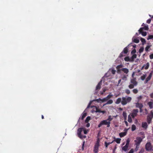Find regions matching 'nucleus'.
I'll return each instance as SVG.
<instances>
[{
  "mask_svg": "<svg viewBox=\"0 0 153 153\" xmlns=\"http://www.w3.org/2000/svg\"><path fill=\"white\" fill-rule=\"evenodd\" d=\"M136 52V50L135 49L132 50L131 52V54L132 55V56L131 57H129L128 56L125 57V61L131 62H133L137 57V55L135 54Z\"/></svg>",
  "mask_w": 153,
  "mask_h": 153,
  "instance_id": "obj_1",
  "label": "nucleus"
},
{
  "mask_svg": "<svg viewBox=\"0 0 153 153\" xmlns=\"http://www.w3.org/2000/svg\"><path fill=\"white\" fill-rule=\"evenodd\" d=\"M110 122H108L106 120H103L100 122L99 124H98V128H100L102 125H106L107 127L108 128L110 126Z\"/></svg>",
  "mask_w": 153,
  "mask_h": 153,
  "instance_id": "obj_2",
  "label": "nucleus"
},
{
  "mask_svg": "<svg viewBox=\"0 0 153 153\" xmlns=\"http://www.w3.org/2000/svg\"><path fill=\"white\" fill-rule=\"evenodd\" d=\"M142 139L140 137H137L136 140H134L136 145V148L138 149L139 148L140 144L142 142Z\"/></svg>",
  "mask_w": 153,
  "mask_h": 153,
  "instance_id": "obj_3",
  "label": "nucleus"
},
{
  "mask_svg": "<svg viewBox=\"0 0 153 153\" xmlns=\"http://www.w3.org/2000/svg\"><path fill=\"white\" fill-rule=\"evenodd\" d=\"M146 149L147 151H151L152 150V147L150 142L147 143L145 146Z\"/></svg>",
  "mask_w": 153,
  "mask_h": 153,
  "instance_id": "obj_4",
  "label": "nucleus"
},
{
  "mask_svg": "<svg viewBox=\"0 0 153 153\" xmlns=\"http://www.w3.org/2000/svg\"><path fill=\"white\" fill-rule=\"evenodd\" d=\"M99 146V142L97 141L95 143L94 148V153H97L98 152Z\"/></svg>",
  "mask_w": 153,
  "mask_h": 153,
  "instance_id": "obj_5",
  "label": "nucleus"
},
{
  "mask_svg": "<svg viewBox=\"0 0 153 153\" xmlns=\"http://www.w3.org/2000/svg\"><path fill=\"white\" fill-rule=\"evenodd\" d=\"M153 117V114L152 112V114H149L147 117V122L149 124H150L152 121V119Z\"/></svg>",
  "mask_w": 153,
  "mask_h": 153,
  "instance_id": "obj_6",
  "label": "nucleus"
},
{
  "mask_svg": "<svg viewBox=\"0 0 153 153\" xmlns=\"http://www.w3.org/2000/svg\"><path fill=\"white\" fill-rule=\"evenodd\" d=\"M138 112V110L137 109H135L133 111V112L131 113V114H130V116H131L132 118L134 117L135 116H136L137 114V113Z\"/></svg>",
  "mask_w": 153,
  "mask_h": 153,
  "instance_id": "obj_7",
  "label": "nucleus"
},
{
  "mask_svg": "<svg viewBox=\"0 0 153 153\" xmlns=\"http://www.w3.org/2000/svg\"><path fill=\"white\" fill-rule=\"evenodd\" d=\"M83 128H79L77 130V134H78L79 137L80 138L82 137V135H81V133L82 131Z\"/></svg>",
  "mask_w": 153,
  "mask_h": 153,
  "instance_id": "obj_8",
  "label": "nucleus"
},
{
  "mask_svg": "<svg viewBox=\"0 0 153 153\" xmlns=\"http://www.w3.org/2000/svg\"><path fill=\"white\" fill-rule=\"evenodd\" d=\"M102 80H101L100 82L98 83V84L97 85L96 88V90H99L100 89L101 85L102 84Z\"/></svg>",
  "mask_w": 153,
  "mask_h": 153,
  "instance_id": "obj_9",
  "label": "nucleus"
},
{
  "mask_svg": "<svg viewBox=\"0 0 153 153\" xmlns=\"http://www.w3.org/2000/svg\"><path fill=\"white\" fill-rule=\"evenodd\" d=\"M130 141V139L129 138H128L126 140V144L125 145V151H126L127 148L128 146L129 143Z\"/></svg>",
  "mask_w": 153,
  "mask_h": 153,
  "instance_id": "obj_10",
  "label": "nucleus"
},
{
  "mask_svg": "<svg viewBox=\"0 0 153 153\" xmlns=\"http://www.w3.org/2000/svg\"><path fill=\"white\" fill-rule=\"evenodd\" d=\"M149 29L148 26L147 25H145L144 27H141L139 30V31H140L141 30H148Z\"/></svg>",
  "mask_w": 153,
  "mask_h": 153,
  "instance_id": "obj_11",
  "label": "nucleus"
},
{
  "mask_svg": "<svg viewBox=\"0 0 153 153\" xmlns=\"http://www.w3.org/2000/svg\"><path fill=\"white\" fill-rule=\"evenodd\" d=\"M131 100V98L130 97H127L126 98L125 97V105L127 103L129 102Z\"/></svg>",
  "mask_w": 153,
  "mask_h": 153,
  "instance_id": "obj_12",
  "label": "nucleus"
},
{
  "mask_svg": "<svg viewBox=\"0 0 153 153\" xmlns=\"http://www.w3.org/2000/svg\"><path fill=\"white\" fill-rule=\"evenodd\" d=\"M142 126L144 129H146L148 127V125L146 122H143L142 123Z\"/></svg>",
  "mask_w": 153,
  "mask_h": 153,
  "instance_id": "obj_13",
  "label": "nucleus"
},
{
  "mask_svg": "<svg viewBox=\"0 0 153 153\" xmlns=\"http://www.w3.org/2000/svg\"><path fill=\"white\" fill-rule=\"evenodd\" d=\"M132 40L134 42L136 43H138L139 42V40L137 38L135 37H133L132 38Z\"/></svg>",
  "mask_w": 153,
  "mask_h": 153,
  "instance_id": "obj_14",
  "label": "nucleus"
},
{
  "mask_svg": "<svg viewBox=\"0 0 153 153\" xmlns=\"http://www.w3.org/2000/svg\"><path fill=\"white\" fill-rule=\"evenodd\" d=\"M152 73H150L149 76H148V77L146 79V83L149 80H150L152 76Z\"/></svg>",
  "mask_w": 153,
  "mask_h": 153,
  "instance_id": "obj_15",
  "label": "nucleus"
},
{
  "mask_svg": "<svg viewBox=\"0 0 153 153\" xmlns=\"http://www.w3.org/2000/svg\"><path fill=\"white\" fill-rule=\"evenodd\" d=\"M136 106L138 108L140 109L143 106L142 104L139 103H136Z\"/></svg>",
  "mask_w": 153,
  "mask_h": 153,
  "instance_id": "obj_16",
  "label": "nucleus"
},
{
  "mask_svg": "<svg viewBox=\"0 0 153 153\" xmlns=\"http://www.w3.org/2000/svg\"><path fill=\"white\" fill-rule=\"evenodd\" d=\"M149 65V63L148 62L144 65V66L142 67V68H144L145 69H147L148 68Z\"/></svg>",
  "mask_w": 153,
  "mask_h": 153,
  "instance_id": "obj_17",
  "label": "nucleus"
},
{
  "mask_svg": "<svg viewBox=\"0 0 153 153\" xmlns=\"http://www.w3.org/2000/svg\"><path fill=\"white\" fill-rule=\"evenodd\" d=\"M148 105L151 109L153 108V102L152 101H150L148 102Z\"/></svg>",
  "mask_w": 153,
  "mask_h": 153,
  "instance_id": "obj_18",
  "label": "nucleus"
},
{
  "mask_svg": "<svg viewBox=\"0 0 153 153\" xmlns=\"http://www.w3.org/2000/svg\"><path fill=\"white\" fill-rule=\"evenodd\" d=\"M143 30H141L140 31H139L140 33H141L143 36H145L146 35L147 33L146 32L143 31Z\"/></svg>",
  "mask_w": 153,
  "mask_h": 153,
  "instance_id": "obj_19",
  "label": "nucleus"
},
{
  "mask_svg": "<svg viewBox=\"0 0 153 153\" xmlns=\"http://www.w3.org/2000/svg\"><path fill=\"white\" fill-rule=\"evenodd\" d=\"M151 47V45H148L147 46L145 49L146 51L147 52L149 51L150 50V48Z\"/></svg>",
  "mask_w": 153,
  "mask_h": 153,
  "instance_id": "obj_20",
  "label": "nucleus"
},
{
  "mask_svg": "<svg viewBox=\"0 0 153 153\" xmlns=\"http://www.w3.org/2000/svg\"><path fill=\"white\" fill-rule=\"evenodd\" d=\"M131 82L132 84L134 85L135 86L137 85V83L135 79H132L131 80Z\"/></svg>",
  "mask_w": 153,
  "mask_h": 153,
  "instance_id": "obj_21",
  "label": "nucleus"
},
{
  "mask_svg": "<svg viewBox=\"0 0 153 153\" xmlns=\"http://www.w3.org/2000/svg\"><path fill=\"white\" fill-rule=\"evenodd\" d=\"M122 67V65H120L117 66V68L118 70H122L123 71H124V68H123L122 69H120Z\"/></svg>",
  "mask_w": 153,
  "mask_h": 153,
  "instance_id": "obj_22",
  "label": "nucleus"
},
{
  "mask_svg": "<svg viewBox=\"0 0 153 153\" xmlns=\"http://www.w3.org/2000/svg\"><path fill=\"white\" fill-rule=\"evenodd\" d=\"M121 101V99L120 98H119L117 100L115 103L116 104H119Z\"/></svg>",
  "mask_w": 153,
  "mask_h": 153,
  "instance_id": "obj_23",
  "label": "nucleus"
},
{
  "mask_svg": "<svg viewBox=\"0 0 153 153\" xmlns=\"http://www.w3.org/2000/svg\"><path fill=\"white\" fill-rule=\"evenodd\" d=\"M123 54H124V48L123 51L121 53H120L119 57L120 58H121L123 56Z\"/></svg>",
  "mask_w": 153,
  "mask_h": 153,
  "instance_id": "obj_24",
  "label": "nucleus"
},
{
  "mask_svg": "<svg viewBox=\"0 0 153 153\" xmlns=\"http://www.w3.org/2000/svg\"><path fill=\"white\" fill-rule=\"evenodd\" d=\"M91 117L90 116L87 117L85 121V123H88V122L90 120Z\"/></svg>",
  "mask_w": 153,
  "mask_h": 153,
  "instance_id": "obj_25",
  "label": "nucleus"
},
{
  "mask_svg": "<svg viewBox=\"0 0 153 153\" xmlns=\"http://www.w3.org/2000/svg\"><path fill=\"white\" fill-rule=\"evenodd\" d=\"M113 102V101L112 100H108L106 103L105 104V105L107 104H111Z\"/></svg>",
  "mask_w": 153,
  "mask_h": 153,
  "instance_id": "obj_26",
  "label": "nucleus"
},
{
  "mask_svg": "<svg viewBox=\"0 0 153 153\" xmlns=\"http://www.w3.org/2000/svg\"><path fill=\"white\" fill-rule=\"evenodd\" d=\"M87 114L86 113H83L81 117V119L83 120L84 118L86 116Z\"/></svg>",
  "mask_w": 153,
  "mask_h": 153,
  "instance_id": "obj_27",
  "label": "nucleus"
},
{
  "mask_svg": "<svg viewBox=\"0 0 153 153\" xmlns=\"http://www.w3.org/2000/svg\"><path fill=\"white\" fill-rule=\"evenodd\" d=\"M120 140H121V139L120 138H117L115 139V140H114L115 142H116V143H120Z\"/></svg>",
  "mask_w": 153,
  "mask_h": 153,
  "instance_id": "obj_28",
  "label": "nucleus"
},
{
  "mask_svg": "<svg viewBox=\"0 0 153 153\" xmlns=\"http://www.w3.org/2000/svg\"><path fill=\"white\" fill-rule=\"evenodd\" d=\"M112 120V118L111 117V116H108V118L106 120H107L108 122H110Z\"/></svg>",
  "mask_w": 153,
  "mask_h": 153,
  "instance_id": "obj_29",
  "label": "nucleus"
},
{
  "mask_svg": "<svg viewBox=\"0 0 153 153\" xmlns=\"http://www.w3.org/2000/svg\"><path fill=\"white\" fill-rule=\"evenodd\" d=\"M131 116L130 115H129L128 116V121L129 123H131L132 122V119L131 118Z\"/></svg>",
  "mask_w": 153,
  "mask_h": 153,
  "instance_id": "obj_30",
  "label": "nucleus"
},
{
  "mask_svg": "<svg viewBox=\"0 0 153 153\" xmlns=\"http://www.w3.org/2000/svg\"><path fill=\"white\" fill-rule=\"evenodd\" d=\"M150 39H152L153 40V35H149L148 38H147V40H149Z\"/></svg>",
  "mask_w": 153,
  "mask_h": 153,
  "instance_id": "obj_31",
  "label": "nucleus"
},
{
  "mask_svg": "<svg viewBox=\"0 0 153 153\" xmlns=\"http://www.w3.org/2000/svg\"><path fill=\"white\" fill-rule=\"evenodd\" d=\"M140 40L141 42H142L143 44V45L146 42L145 39L143 38H141Z\"/></svg>",
  "mask_w": 153,
  "mask_h": 153,
  "instance_id": "obj_32",
  "label": "nucleus"
},
{
  "mask_svg": "<svg viewBox=\"0 0 153 153\" xmlns=\"http://www.w3.org/2000/svg\"><path fill=\"white\" fill-rule=\"evenodd\" d=\"M119 135L120 137H122L124 136V132H121L119 133Z\"/></svg>",
  "mask_w": 153,
  "mask_h": 153,
  "instance_id": "obj_33",
  "label": "nucleus"
},
{
  "mask_svg": "<svg viewBox=\"0 0 153 153\" xmlns=\"http://www.w3.org/2000/svg\"><path fill=\"white\" fill-rule=\"evenodd\" d=\"M113 96V95H110V94H109V95H108L106 97V99H107V100H108L109 99H110V98H111Z\"/></svg>",
  "mask_w": 153,
  "mask_h": 153,
  "instance_id": "obj_34",
  "label": "nucleus"
},
{
  "mask_svg": "<svg viewBox=\"0 0 153 153\" xmlns=\"http://www.w3.org/2000/svg\"><path fill=\"white\" fill-rule=\"evenodd\" d=\"M136 129V126L134 125H132V127H131L132 131H134V130H135Z\"/></svg>",
  "mask_w": 153,
  "mask_h": 153,
  "instance_id": "obj_35",
  "label": "nucleus"
},
{
  "mask_svg": "<svg viewBox=\"0 0 153 153\" xmlns=\"http://www.w3.org/2000/svg\"><path fill=\"white\" fill-rule=\"evenodd\" d=\"M113 143V142H111V143H108L106 142H105V147L106 148L110 144H111L112 143Z\"/></svg>",
  "mask_w": 153,
  "mask_h": 153,
  "instance_id": "obj_36",
  "label": "nucleus"
},
{
  "mask_svg": "<svg viewBox=\"0 0 153 153\" xmlns=\"http://www.w3.org/2000/svg\"><path fill=\"white\" fill-rule=\"evenodd\" d=\"M107 100H108L105 97V98H104L103 99H101V102H105L107 101Z\"/></svg>",
  "mask_w": 153,
  "mask_h": 153,
  "instance_id": "obj_37",
  "label": "nucleus"
},
{
  "mask_svg": "<svg viewBox=\"0 0 153 153\" xmlns=\"http://www.w3.org/2000/svg\"><path fill=\"white\" fill-rule=\"evenodd\" d=\"M96 112L100 113L101 112V110L100 109H98L97 108H96Z\"/></svg>",
  "mask_w": 153,
  "mask_h": 153,
  "instance_id": "obj_38",
  "label": "nucleus"
},
{
  "mask_svg": "<svg viewBox=\"0 0 153 153\" xmlns=\"http://www.w3.org/2000/svg\"><path fill=\"white\" fill-rule=\"evenodd\" d=\"M146 75H143L141 77V79L142 80H144L146 78Z\"/></svg>",
  "mask_w": 153,
  "mask_h": 153,
  "instance_id": "obj_39",
  "label": "nucleus"
},
{
  "mask_svg": "<svg viewBox=\"0 0 153 153\" xmlns=\"http://www.w3.org/2000/svg\"><path fill=\"white\" fill-rule=\"evenodd\" d=\"M134 86H135L133 84H131L130 85H129V87L130 88H133L134 87Z\"/></svg>",
  "mask_w": 153,
  "mask_h": 153,
  "instance_id": "obj_40",
  "label": "nucleus"
},
{
  "mask_svg": "<svg viewBox=\"0 0 153 153\" xmlns=\"http://www.w3.org/2000/svg\"><path fill=\"white\" fill-rule=\"evenodd\" d=\"M123 100L121 101L122 104L124 105V97L122 98Z\"/></svg>",
  "mask_w": 153,
  "mask_h": 153,
  "instance_id": "obj_41",
  "label": "nucleus"
},
{
  "mask_svg": "<svg viewBox=\"0 0 153 153\" xmlns=\"http://www.w3.org/2000/svg\"><path fill=\"white\" fill-rule=\"evenodd\" d=\"M133 92L135 94L137 93L138 92V90L137 89H134L133 90Z\"/></svg>",
  "mask_w": 153,
  "mask_h": 153,
  "instance_id": "obj_42",
  "label": "nucleus"
},
{
  "mask_svg": "<svg viewBox=\"0 0 153 153\" xmlns=\"http://www.w3.org/2000/svg\"><path fill=\"white\" fill-rule=\"evenodd\" d=\"M101 99L100 98H99L98 99H97L95 100V101L98 102H101Z\"/></svg>",
  "mask_w": 153,
  "mask_h": 153,
  "instance_id": "obj_43",
  "label": "nucleus"
},
{
  "mask_svg": "<svg viewBox=\"0 0 153 153\" xmlns=\"http://www.w3.org/2000/svg\"><path fill=\"white\" fill-rule=\"evenodd\" d=\"M134 152V150L133 149H131L130 150L129 152L128 153H133Z\"/></svg>",
  "mask_w": 153,
  "mask_h": 153,
  "instance_id": "obj_44",
  "label": "nucleus"
},
{
  "mask_svg": "<svg viewBox=\"0 0 153 153\" xmlns=\"http://www.w3.org/2000/svg\"><path fill=\"white\" fill-rule=\"evenodd\" d=\"M126 92L127 94H129L130 93V91L128 89L126 90Z\"/></svg>",
  "mask_w": 153,
  "mask_h": 153,
  "instance_id": "obj_45",
  "label": "nucleus"
},
{
  "mask_svg": "<svg viewBox=\"0 0 153 153\" xmlns=\"http://www.w3.org/2000/svg\"><path fill=\"white\" fill-rule=\"evenodd\" d=\"M115 72H116V71L115 70H114V69H112V70H111V73H112L113 74H114L115 73Z\"/></svg>",
  "mask_w": 153,
  "mask_h": 153,
  "instance_id": "obj_46",
  "label": "nucleus"
},
{
  "mask_svg": "<svg viewBox=\"0 0 153 153\" xmlns=\"http://www.w3.org/2000/svg\"><path fill=\"white\" fill-rule=\"evenodd\" d=\"M125 73L127 74L128 72V69L125 68Z\"/></svg>",
  "mask_w": 153,
  "mask_h": 153,
  "instance_id": "obj_47",
  "label": "nucleus"
},
{
  "mask_svg": "<svg viewBox=\"0 0 153 153\" xmlns=\"http://www.w3.org/2000/svg\"><path fill=\"white\" fill-rule=\"evenodd\" d=\"M150 59H153V53L150 55Z\"/></svg>",
  "mask_w": 153,
  "mask_h": 153,
  "instance_id": "obj_48",
  "label": "nucleus"
},
{
  "mask_svg": "<svg viewBox=\"0 0 153 153\" xmlns=\"http://www.w3.org/2000/svg\"><path fill=\"white\" fill-rule=\"evenodd\" d=\"M106 91V89H103V92L101 93V94H103V93L105 92Z\"/></svg>",
  "mask_w": 153,
  "mask_h": 153,
  "instance_id": "obj_49",
  "label": "nucleus"
},
{
  "mask_svg": "<svg viewBox=\"0 0 153 153\" xmlns=\"http://www.w3.org/2000/svg\"><path fill=\"white\" fill-rule=\"evenodd\" d=\"M151 21V19H149L147 21V22L148 23H150Z\"/></svg>",
  "mask_w": 153,
  "mask_h": 153,
  "instance_id": "obj_50",
  "label": "nucleus"
},
{
  "mask_svg": "<svg viewBox=\"0 0 153 153\" xmlns=\"http://www.w3.org/2000/svg\"><path fill=\"white\" fill-rule=\"evenodd\" d=\"M90 126V124L89 123H88L86 125V126L87 127H89Z\"/></svg>",
  "mask_w": 153,
  "mask_h": 153,
  "instance_id": "obj_51",
  "label": "nucleus"
},
{
  "mask_svg": "<svg viewBox=\"0 0 153 153\" xmlns=\"http://www.w3.org/2000/svg\"><path fill=\"white\" fill-rule=\"evenodd\" d=\"M84 131V133L85 134H86L87 133V131L86 130L83 129Z\"/></svg>",
  "mask_w": 153,
  "mask_h": 153,
  "instance_id": "obj_52",
  "label": "nucleus"
},
{
  "mask_svg": "<svg viewBox=\"0 0 153 153\" xmlns=\"http://www.w3.org/2000/svg\"><path fill=\"white\" fill-rule=\"evenodd\" d=\"M127 47H126V48H125V53H127Z\"/></svg>",
  "mask_w": 153,
  "mask_h": 153,
  "instance_id": "obj_53",
  "label": "nucleus"
},
{
  "mask_svg": "<svg viewBox=\"0 0 153 153\" xmlns=\"http://www.w3.org/2000/svg\"><path fill=\"white\" fill-rule=\"evenodd\" d=\"M106 112V111H101V112L100 113H103V114H105V113Z\"/></svg>",
  "mask_w": 153,
  "mask_h": 153,
  "instance_id": "obj_54",
  "label": "nucleus"
},
{
  "mask_svg": "<svg viewBox=\"0 0 153 153\" xmlns=\"http://www.w3.org/2000/svg\"><path fill=\"white\" fill-rule=\"evenodd\" d=\"M144 150L143 149H142L139 152V153H143Z\"/></svg>",
  "mask_w": 153,
  "mask_h": 153,
  "instance_id": "obj_55",
  "label": "nucleus"
},
{
  "mask_svg": "<svg viewBox=\"0 0 153 153\" xmlns=\"http://www.w3.org/2000/svg\"><path fill=\"white\" fill-rule=\"evenodd\" d=\"M85 143V142H84H84H83V144H82V149H83V147H84V145Z\"/></svg>",
  "mask_w": 153,
  "mask_h": 153,
  "instance_id": "obj_56",
  "label": "nucleus"
},
{
  "mask_svg": "<svg viewBox=\"0 0 153 153\" xmlns=\"http://www.w3.org/2000/svg\"><path fill=\"white\" fill-rule=\"evenodd\" d=\"M143 51V49L140 48L139 50L140 52H141Z\"/></svg>",
  "mask_w": 153,
  "mask_h": 153,
  "instance_id": "obj_57",
  "label": "nucleus"
},
{
  "mask_svg": "<svg viewBox=\"0 0 153 153\" xmlns=\"http://www.w3.org/2000/svg\"><path fill=\"white\" fill-rule=\"evenodd\" d=\"M150 96L152 98H153V93L150 94Z\"/></svg>",
  "mask_w": 153,
  "mask_h": 153,
  "instance_id": "obj_58",
  "label": "nucleus"
},
{
  "mask_svg": "<svg viewBox=\"0 0 153 153\" xmlns=\"http://www.w3.org/2000/svg\"><path fill=\"white\" fill-rule=\"evenodd\" d=\"M125 124L126 125V126H128V123H127V122L126 121H125Z\"/></svg>",
  "mask_w": 153,
  "mask_h": 153,
  "instance_id": "obj_59",
  "label": "nucleus"
},
{
  "mask_svg": "<svg viewBox=\"0 0 153 153\" xmlns=\"http://www.w3.org/2000/svg\"><path fill=\"white\" fill-rule=\"evenodd\" d=\"M124 149H125L124 146H123L122 147V150H123V151H124Z\"/></svg>",
  "mask_w": 153,
  "mask_h": 153,
  "instance_id": "obj_60",
  "label": "nucleus"
},
{
  "mask_svg": "<svg viewBox=\"0 0 153 153\" xmlns=\"http://www.w3.org/2000/svg\"><path fill=\"white\" fill-rule=\"evenodd\" d=\"M123 116L124 117V111H123Z\"/></svg>",
  "mask_w": 153,
  "mask_h": 153,
  "instance_id": "obj_61",
  "label": "nucleus"
},
{
  "mask_svg": "<svg viewBox=\"0 0 153 153\" xmlns=\"http://www.w3.org/2000/svg\"><path fill=\"white\" fill-rule=\"evenodd\" d=\"M141 97H142L141 96H140V97H138V99H140L141 98Z\"/></svg>",
  "mask_w": 153,
  "mask_h": 153,
  "instance_id": "obj_62",
  "label": "nucleus"
},
{
  "mask_svg": "<svg viewBox=\"0 0 153 153\" xmlns=\"http://www.w3.org/2000/svg\"><path fill=\"white\" fill-rule=\"evenodd\" d=\"M119 109L120 110H123V109L121 108H119Z\"/></svg>",
  "mask_w": 153,
  "mask_h": 153,
  "instance_id": "obj_63",
  "label": "nucleus"
},
{
  "mask_svg": "<svg viewBox=\"0 0 153 153\" xmlns=\"http://www.w3.org/2000/svg\"><path fill=\"white\" fill-rule=\"evenodd\" d=\"M42 119H44V116H43V115H42Z\"/></svg>",
  "mask_w": 153,
  "mask_h": 153,
  "instance_id": "obj_64",
  "label": "nucleus"
}]
</instances>
